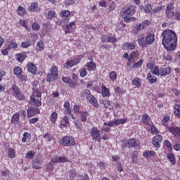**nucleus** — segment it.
I'll return each mask as SVG.
<instances>
[{
  "label": "nucleus",
  "mask_w": 180,
  "mask_h": 180,
  "mask_svg": "<svg viewBox=\"0 0 180 180\" xmlns=\"http://www.w3.org/2000/svg\"><path fill=\"white\" fill-rule=\"evenodd\" d=\"M73 110L75 113H81V112H79V105H75Z\"/></svg>",
  "instance_id": "61"
},
{
  "label": "nucleus",
  "mask_w": 180,
  "mask_h": 180,
  "mask_svg": "<svg viewBox=\"0 0 180 180\" xmlns=\"http://www.w3.org/2000/svg\"><path fill=\"white\" fill-rule=\"evenodd\" d=\"M52 161L58 164L61 162H68V158H67V157L56 156L52 159Z\"/></svg>",
  "instance_id": "15"
},
{
  "label": "nucleus",
  "mask_w": 180,
  "mask_h": 180,
  "mask_svg": "<svg viewBox=\"0 0 180 180\" xmlns=\"http://www.w3.org/2000/svg\"><path fill=\"white\" fill-rule=\"evenodd\" d=\"M60 145L65 146V147H71L75 146V140L72 136H66L60 140Z\"/></svg>",
  "instance_id": "4"
},
{
  "label": "nucleus",
  "mask_w": 180,
  "mask_h": 180,
  "mask_svg": "<svg viewBox=\"0 0 180 180\" xmlns=\"http://www.w3.org/2000/svg\"><path fill=\"white\" fill-rule=\"evenodd\" d=\"M109 77L111 81H116V78H117V74L115 71H112L110 72Z\"/></svg>",
  "instance_id": "35"
},
{
  "label": "nucleus",
  "mask_w": 180,
  "mask_h": 180,
  "mask_svg": "<svg viewBox=\"0 0 180 180\" xmlns=\"http://www.w3.org/2000/svg\"><path fill=\"white\" fill-rule=\"evenodd\" d=\"M162 141V136L161 135L157 134L153 139V144L154 147L156 148H160L161 147V144H160Z\"/></svg>",
  "instance_id": "9"
},
{
  "label": "nucleus",
  "mask_w": 180,
  "mask_h": 180,
  "mask_svg": "<svg viewBox=\"0 0 180 180\" xmlns=\"http://www.w3.org/2000/svg\"><path fill=\"white\" fill-rule=\"evenodd\" d=\"M8 158H14L15 157V150L13 148H9L8 150Z\"/></svg>",
  "instance_id": "37"
},
{
  "label": "nucleus",
  "mask_w": 180,
  "mask_h": 180,
  "mask_svg": "<svg viewBox=\"0 0 180 180\" xmlns=\"http://www.w3.org/2000/svg\"><path fill=\"white\" fill-rule=\"evenodd\" d=\"M18 15H20V16H25V15H26V11H25V8L22 6L18 7Z\"/></svg>",
  "instance_id": "40"
},
{
  "label": "nucleus",
  "mask_w": 180,
  "mask_h": 180,
  "mask_svg": "<svg viewBox=\"0 0 180 180\" xmlns=\"http://www.w3.org/2000/svg\"><path fill=\"white\" fill-rule=\"evenodd\" d=\"M65 4L68 6H70V5H74V4H75V0H66Z\"/></svg>",
  "instance_id": "59"
},
{
  "label": "nucleus",
  "mask_w": 180,
  "mask_h": 180,
  "mask_svg": "<svg viewBox=\"0 0 180 180\" xmlns=\"http://www.w3.org/2000/svg\"><path fill=\"white\" fill-rule=\"evenodd\" d=\"M146 43L147 46H150L155 41V38L154 34H148L146 37Z\"/></svg>",
  "instance_id": "12"
},
{
  "label": "nucleus",
  "mask_w": 180,
  "mask_h": 180,
  "mask_svg": "<svg viewBox=\"0 0 180 180\" xmlns=\"http://www.w3.org/2000/svg\"><path fill=\"white\" fill-rule=\"evenodd\" d=\"M79 61H81V58H76L72 60H68L65 63V67L67 70H70L72 67H74V65H77V64H79Z\"/></svg>",
  "instance_id": "8"
},
{
  "label": "nucleus",
  "mask_w": 180,
  "mask_h": 180,
  "mask_svg": "<svg viewBox=\"0 0 180 180\" xmlns=\"http://www.w3.org/2000/svg\"><path fill=\"white\" fill-rule=\"evenodd\" d=\"M81 115V121L82 122H86V119H88V116H89V114L86 112H80Z\"/></svg>",
  "instance_id": "31"
},
{
  "label": "nucleus",
  "mask_w": 180,
  "mask_h": 180,
  "mask_svg": "<svg viewBox=\"0 0 180 180\" xmlns=\"http://www.w3.org/2000/svg\"><path fill=\"white\" fill-rule=\"evenodd\" d=\"M32 46V41L27 39L26 41L22 42L21 46L22 49H27Z\"/></svg>",
  "instance_id": "28"
},
{
  "label": "nucleus",
  "mask_w": 180,
  "mask_h": 180,
  "mask_svg": "<svg viewBox=\"0 0 180 180\" xmlns=\"http://www.w3.org/2000/svg\"><path fill=\"white\" fill-rule=\"evenodd\" d=\"M172 16H174L175 20H180V12H172Z\"/></svg>",
  "instance_id": "41"
},
{
  "label": "nucleus",
  "mask_w": 180,
  "mask_h": 180,
  "mask_svg": "<svg viewBox=\"0 0 180 180\" xmlns=\"http://www.w3.org/2000/svg\"><path fill=\"white\" fill-rule=\"evenodd\" d=\"M126 44L129 50H134L136 49V42H127Z\"/></svg>",
  "instance_id": "36"
},
{
  "label": "nucleus",
  "mask_w": 180,
  "mask_h": 180,
  "mask_svg": "<svg viewBox=\"0 0 180 180\" xmlns=\"http://www.w3.org/2000/svg\"><path fill=\"white\" fill-rule=\"evenodd\" d=\"M30 103L33 106H37V108H39V106H41V100L36 99V98L30 97Z\"/></svg>",
  "instance_id": "17"
},
{
  "label": "nucleus",
  "mask_w": 180,
  "mask_h": 180,
  "mask_svg": "<svg viewBox=\"0 0 180 180\" xmlns=\"http://www.w3.org/2000/svg\"><path fill=\"white\" fill-rule=\"evenodd\" d=\"M33 92L30 98H41V91H39L37 88H32Z\"/></svg>",
  "instance_id": "19"
},
{
  "label": "nucleus",
  "mask_w": 180,
  "mask_h": 180,
  "mask_svg": "<svg viewBox=\"0 0 180 180\" xmlns=\"http://www.w3.org/2000/svg\"><path fill=\"white\" fill-rule=\"evenodd\" d=\"M34 157V151H28L26 153V158H30V160L33 159V158Z\"/></svg>",
  "instance_id": "49"
},
{
  "label": "nucleus",
  "mask_w": 180,
  "mask_h": 180,
  "mask_svg": "<svg viewBox=\"0 0 180 180\" xmlns=\"http://www.w3.org/2000/svg\"><path fill=\"white\" fill-rule=\"evenodd\" d=\"M162 44L166 50L172 51L176 49V43H178V38L176 34L172 30H165L162 33Z\"/></svg>",
  "instance_id": "1"
},
{
  "label": "nucleus",
  "mask_w": 180,
  "mask_h": 180,
  "mask_svg": "<svg viewBox=\"0 0 180 180\" xmlns=\"http://www.w3.org/2000/svg\"><path fill=\"white\" fill-rule=\"evenodd\" d=\"M142 122L146 126H150V116L147 114H144L142 116Z\"/></svg>",
  "instance_id": "23"
},
{
  "label": "nucleus",
  "mask_w": 180,
  "mask_h": 180,
  "mask_svg": "<svg viewBox=\"0 0 180 180\" xmlns=\"http://www.w3.org/2000/svg\"><path fill=\"white\" fill-rule=\"evenodd\" d=\"M141 25H142V27L144 29L146 27V26H148V25H150V21L145 20Z\"/></svg>",
  "instance_id": "62"
},
{
  "label": "nucleus",
  "mask_w": 180,
  "mask_h": 180,
  "mask_svg": "<svg viewBox=\"0 0 180 180\" xmlns=\"http://www.w3.org/2000/svg\"><path fill=\"white\" fill-rule=\"evenodd\" d=\"M138 42L141 47H146V46H147V44L146 43V37H144V35L139 36L138 38Z\"/></svg>",
  "instance_id": "21"
},
{
  "label": "nucleus",
  "mask_w": 180,
  "mask_h": 180,
  "mask_svg": "<svg viewBox=\"0 0 180 180\" xmlns=\"http://www.w3.org/2000/svg\"><path fill=\"white\" fill-rule=\"evenodd\" d=\"M53 18H56V11L54 10H51L46 14V18L50 20L53 19Z\"/></svg>",
  "instance_id": "26"
},
{
  "label": "nucleus",
  "mask_w": 180,
  "mask_h": 180,
  "mask_svg": "<svg viewBox=\"0 0 180 180\" xmlns=\"http://www.w3.org/2000/svg\"><path fill=\"white\" fill-rule=\"evenodd\" d=\"M147 79H148L150 84H155L157 82V77L153 78L151 73H148Z\"/></svg>",
  "instance_id": "30"
},
{
  "label": "nucleus",
  "mask_w": 180,
  "mask_h": 180,
  "mask_svg": "<svg viewBox=\"0 0 180 180\" xmlns=\"http://www.w3.org/2000/svg\"><path fill=\"white\" fill-rule=\"evenodd\" d=\"M151 9H153L151 4H147L144 7L145 13H150V12H151Z\"/></svg>",
  "instance_id": "38"
},
{
  "label": "nucleus",
  "mask_w": 180,
  "mask_h": 180,
  "mask_svg": "<svg viewBox=\"0 0 180 180\" xmlns=\"http://www.w3.org/2000/svg\"><path fill=\"white\" fill-rule=\"evenodd\" d=\"M32 27L34 30H35V32H38V30H40V25H39V23L37 22H34L32 25Z\"/></svg>",
  "instance_id": "44"
},
{
  "label": "nucleus",
  "mask_w": 180,
  "mask_h": 180,
  "mask_svg": "<svg viewBox=\"0 0 180 180\" xmlns=\"http://www.w3.org/2000/svg\"><path fill=\"white\" fill-rule=\"evenodd\" d=\"M86 67H87L88 71H95L96 70V64L94 62L87 63Z\"/></svg>",
  "instance_id": "22"
},
{
  "label": "nucleus",
  "mask_w": 180,
  "mask_h": 180,
  "mask_svg": "<svg viewBox=\"0 0 180 180\" xmlns=\"http://www.w3.org/2000/svg\"><path fill=\"white\" fill-rule=\"evenodd\" d=\"M80 98L82 99V101H85V99H87L88 101H89L91 105L94 108H99V103H98V100H96V98H95L92 94H91V91L89 89H85L80 94Z\"/></svg>",
  "instance_id": "3"
},
{
  "label": "nucleus",
  "mask_w": 180,
  "mask_h": 180,
  "mask_svg": "<svg viewBox=\"0 0 180 180\" xmlns=\"http://www.w3.org/2000/svg\"><path fill=\"white\" fill-rule=\"evenodd\" d=\"M169 131L174 134L175 136H180V128L176 126H172L169 127Z\"/></svg>",
  "instance_id": "16"
},
{
  "label": "nucleus",
  "mask_w": 180,
  "mask_h": 180,
  "mask_svg": "<svg viewBox=\"0 0 180 180\" xmlns=\"http://www.w3.org/2000/svg\"><path fill=\"white\" fill-rule=\"evenodd\" d=\"M104 126H110V127H113V125L115 124L113 121H110L108 122H104Z\"/></svg>",
  "instance_id": "64"
},
{
  "label": "nucleus",
  "mask_w": 180,
  "mask_h": 180,
  "mask_svg": "<svg viewBox=\"0 0 180 180\" xmlns=\"http://www.w3.org/2000/svg\"><path fill=\"white\" fill-rule=\"evenodd\" d=\"M101 41H103V43H106V41H108L109 37L106 36V35H103L101 37Z\"/></svg>",
  "instance_id": "60"
},
{
  "label": "nucleus",
  "mask_w": 180,
  "mask_h": 180,
  "mask_svg": "<svg viewBox=\"0 0 180 180\" xmlns=\"http://www.w3.org/2000/svg\"><path fill=\"white\" fill-rule=\"evenodd\" d=\"M77 176V172H75V170H71L70 173V178L71 180H74V178Z\"/></svg>",
  "instance_id": "51"
},
{
  "label": "nucleus",
  "mask_w": 180,
  "mask_h": 180,
  "mask_svg": "<svg viewBox=\"0 0 180 180\" xmlns=\"http://www.w3.org/2000/svg\"><path fill=\"white\" fill-rule=\"evenodd\" d=\"M46 169L48 171H53V169H54V167H53V165H51V163H48L46 165Z\"/></svg>",
  "instance_id": "63"
},
{
  "label": "nucleus",
  "mask_w": 180,
  "mask_h": 180,
  "mask_svg": "<svg viewBox=\"0 0 180 180\" xmlns=\"http://www.w3.org/2000/svg\"><path fill=\"white\" fill-rule=\"evenodd\" d=\"M58 79V70H57V66H53L51 69V73L47 76V81L50 82Z\"/></svg>",
  "instance_id": "6"
},
{
  "label": "nucleus",
  "mask_w": 180,
  "mask_h": 180,
  "mask_svg": "<svg viewBox=\"0 0 180 180\" xmlns=\"http://www.w3.org/2000/svg\"><path fill=\"white\" fill-rule=\"evenodd\" d=\"M14 74L18 77V75H20L22 74V69L20 67H15L13 69Z\"/></svg>",
  "instance_id": "39"
},
{
  "label": "nucleus",
  "mask_w": 180,
  "mask_h": 180,
  "mask_svg": "<svg viewBox=\"0 0 180 180\" xmlns=\"http://www.w3.org/2000/svg\"><path fill=\"white\" fill-rule=\"evenodd\" d=\"M162 11V7H158L152 10V13H158V12H161Z\"/></svg>",
  "instance_id": "56"
},
{
  "label": "nucleus",
  "mask_w": 180,
  "mask_h": 180,
  "mask_svg": "<svg viewBox=\"0 0 180 180\" xmlns=\"http://www.w3.org/2000/svg\"><path fill=\"white\" fill-rule=\"evenodd\" d=\"M29 11H30V12H36V11H37V3H32L31 6L29 7Z\"/></svg>",
  "instance_id": "33"
},
{
  "label": "nucleus",
  "mask_w": 180,
  "mask_h": 180,
  "mask_svg": "<svg viewBox=\"0 0 180 180\" xmlns=\"http://www.w3.org/2000/svg\"><path fill=\"white\" fill-rule=\"evenodd\" d=\"M44 139H46V140H47L48 141H51V140H53V136H51V134H46L44 136Z\"/></svg>",
  "instance_id": "53"
},
{
  "label": "nucleus",
  "mask_w": 180,
  "mask_h": 180,
  "mask_svg": "<svg viewBox=\"0 0 180 180\" xmlns=\"http://www.w3.org/2000/svg\"><path fill=\"white\" fill-rule=\"evenodd\" d=\"M27 67L29 72H31V74H36V70H37V68L34 64L32 63H28L27 64Z\"/></svg>",
  "instance_id": "18"
},
{
  "label": "nucleus",
  "mask_w": 180,
  "mask_h": 180,
  "mask_svg": "<svg viewBox=\"0 0 180 180\" xmlns=\"http://www.w3.org/2000/svg\"><path fill=\"white\" fill-rule=\"evenodd\" d=\"M11 122L15 124L19 122V113L16 112L13 115Z\"/></svg>",
  "instance_id": "32"
},
{
  "label": "nucleus",
  "mask_w": 180,
  "mask_h": 180,
  "mask_svg": "<svg viewBox=\"0 0 180 180\" xmlns=\"http://www.w3.org/2000/svg\"><path fill=\"white\" fill-rule=\"evenodd\" d=\"M70 15H71V13L70 12V11H64L60 13V15L62 18H68Z\"/></svg>",
  "instance_id": "47"
},
{
  "label": "nucleus",
  "mask_w": 180,
  "mask_h": 180,
  "mask_svg": "<svg viewBox=\"0 0 180 180\" xmlns=\"http://www.w3.org/2000/svg\"><path fill=\"white\" fill-rule=\"evenodd\" d=\"M9 49H18V44L16 42L12 41L8 45Z\"/></svg>",
  "instance_id": "52"
},
{
  "label": "nucleus",
  "mask_w": 180,
  "mask_h": 180,
  "mask_svg": "<svg viewBox=\"0 0 180 180\" xmlns=\"http://www.w3.org/2000/svg\"><path fill=\"white\" fill-rule=\"evenodd\" d=\"M32 168L35 169H40L41 165H43V158L40 155H38L37 157L32 161Z\"/></svg>",
  "instance_id": "7"
},
{
  "label": "nucleus",
  "mask_w": 180,
  "mask_h": 180,
  "mask_svg": "<svg viewBox=\"0 0 180 180\" xmlns=\"http://www.w3.org/2000/svg\"><path fill=\"white\" fill-rule=\"evenodd\" d=\"M174 10V3H170L168 4V6H167L166 8V15H167V16H169V15H171V12H172V11Z\"/></svg>",
  "instance_id": "24"
},
{
  "label": "nucleus",
  "mask_w": 180,
  "mask_h": 180,
  "mask_svg": "<svg viewBox=\"0 0 180 180\" xmlns=\"http://www.w3.org/2000/svg\"><path fill=\"white\" fill-rule=\"evenodd\" d=\"M143 155L145 157V158H148V157H154L155 155V152L153 150H146L143 152Z\"/></svg>",
  "instance_id": "25"
},
{
  "label": "nucleus",
  "mask_w": 180,
  "mask_h": 180,
  "mask_svg": "<svg viewBox=\"0 0 180 180\" xmlns=\"http://www.w3.org/2000/svg\"><path fill=\"white\" fill-rule=\"evenodd\" d=\"M143 29H144L143 25H141V24H139L134 27V30L135 33H139V32H140V30H143Z\"/></svg>",
  "instance_id": "42"
},
{
  "label": "nucleus",
  "mask_w": 180,
  "mask_h": 180,
  "mask_svg": "<svg viewBox=\"0 0 180 180\" xmlns=\"http://www.w3.org/2000/svg\"><path fill=\"white\" fill-rule=\"evenodd\" d=\"M108 43H116V41H117V40L115 37H108Z\"/></svg>",
  "instance_id": "57"
},
{
  "label": "nucleus",
  "mask_w": 180,
  "mask_h": 180,
  "mask_svg": "<svg viewBox=\"0 0 180 180\" xmlns=\"http://www.w3.org/2000/svg\"><path fill=\"white\" fill-rule=\"evenodd\" d=\"M37 46L38 47H39V49H38V51H41L42 49H44V42L39 41L37 42Z\"/></svg>",
  "instance_id": "50"
},
{
  "label": "nucleus",
  "mask_w": 180,
  "mask_h": 180,
  "mask_svg": "<svg viewBox=\"0 0 180 180\" xmlns=\"http://www.w3.org/2000/svg\"><path fill=\"white\" fill-rule=\"evenodd\" d=\"M141 82H142L141 79L139 77H135L132 80V85L134 86H136V88H140L141 86Z\"/></svg>",
  "instance_id": "20"
},
{
  "label": "nucleus",
  "mask_w": 180,
  "mask_h": 180,
  "mask_svg": "<svg viewBox=\"0 0 180 180\" xmlns=\"http://www.w3.org/2000/svg\"><path fill=\"white\" fill-rule=\"evenodd\" d=\"M51 122H53V123H56L57 120V112H52L51 115Z\"/></svg>",
  "instance_id": "45"
},
{
  "label": "nucleus",
  "mask_w": 180,
  "mask_h": 180,
  "mask_svg": "<svg viewBox=\"0 0 180 180\" xmlns=\"http://www.w3.org/2000/svg\"><path fill=\"white\" fill-rule=\"evenodd\" d=\"M167 160H169L172 165H175V164H176V160H175V158H174V154L169 153L167 154Z\"/></svg>",
  "instance_id": "29"
},
{
  "label": "nucleus",
  "mask_w": 180,
  "mask_h": 180,
  "mask_svg": "<svg viewBox=\"0 0 180 180\" xmlns=\"http://www.w3.org/2000/svg\"><path fill=\"white\" fill-rule=\"evenodd\" d=\"M28 117H32V116H34V115L37 113H40V109L36 108L30 107L27 110Z\"/></svg>",
  "instance_id": "13"
},
{
  "label": "nucleus",
  "mask_w": 180,
  "mask_h": 180,
  "mask_svg": "<svg viewBox=\"0 0 180 180\" xmlns=\"http://www.w3.org/2000/svg\"><path fill=\"white\" fill-rule=\"evenodd\" d=\"M124 144L127 148H132L139 146V143H137V140H136V139H131Z\"/></svg>",
  "instance_id": "11"
},
{
  "label": "nucleus",
  "mask_w": 180,
  "mask_h": 180,
  "mask_svg": "<svg viewBox=\"0 0 180 180\" xmlns=\"http://www.w3.org/2000/svg\"><path fill=\"white\" fill-rule=\"evenodd\" d=\"M25 58H26V55H25V53L17 54V60L20 63H22V61H25Z\"/></svg>",
  "instance_id": "34"
},
{
  "label": "nucleus",
  "mask_w": 180,
  "mask_h": 180,
  "mask_svg": "<svg viewBox=\"0 0 180 180\" xmlns=\"http://www.w3.org/2000/svg\"><path fill=\"white\" fill-rule=\"evenodd\" d=\"M1 172L3 176H8V175H9V174L11 173V172L8 169L1 171Z\"/></svg>",
  "instance_id": "58"
},
{
  "label": "nucleus",
  "mask_w": 180,
  "mask_h": 180,
  "mask_svg": "<svg viewBox=\"0 0 180 180\" xmlns=\"http://www.w3.org/2000/svg\"><path fill=\"white\" fill-rule=\"evenodd\" d=\"M103 96H109L110 93L109 92V89L106 88L105 85H102L101 86Z\"/></svg>",
  "instance_id": "27"
},
{
  "label": "nucleus",
  "mask_w": 180,
  "mask_h": 180,
  "mask_svg": "<svg viewBox=\"0 0 180 180\" xmlns=\"http://www.w3.org/2000/svg\"><path fill=\"white\" fill-rule=\"evenodd\" d=\"M143 65V60H140L138 63L134 64L132 65L133 68H140Z\"/></svg>",
  "instance_id": "46"
},
{
  "label": "nucleus",
  "mask_w": 180,
  "mask_h": 180,
  "mask_svg": "<svg viewBox=\"0 0 180 180\" xmlns=\"http://www.w3.org/2000/svg\"><path fill=\"white\" fill-rule=\"evenodd\" d=\"M71 32H72V27L68 24L66 25L65 28V33L67 34L68 33H71Z\"/></svg>",
  "instance_id": "48"
},
{
  "label": "nucleus",
  "mask_w": 180,
  "mask_h": 180,
  "mask_svg": "<svg viewBox=\"0 0 180 180\" xmlns=\"http://www.w3.org/2000/svg\"><path fill=\"white\" fill-rule=\"evenodd\" d=\"M172 70L170 67H167L166 68H162L160 69V75L161 77H167L169 74H171Z\"/></svg>",
  "instance_id": "14"
},
{
  "label": "nucleus",
  "mask_w": 180,
  "mask_h": 180,
  "mask_svg": "<svg viewBox=\"0 0 180 180\" xmlns=\"http://www.w3.org/2000/svg\"><path fill=\"white\" fill-rule=\"evenodd\" d=\"M136 12V9L133 6H126L120 11V16L124 18V22L129 23L131 20L130 16H133Z\"/></svg>",
  "instance_id": "2"
},
{
  "label": "nucleus",
  "mask_w": 180,
  "mask_h": 180,
  "mask_svg": "<svg viewBox=\"0 0 180 180\" xmlns=\"http://www.w3.org/2000/svg\"><path fill=\"white\" fill-rule=\"evenodd\" d=\"M152 74H154V75H160V68L158 66H155L151 70Z\"/></svg>",
  "instance_id": "43"
},
{
  "label": "nucleus",
  "mask_w": 180,
  "mask_h": 180,
  "mask_svg": "<svg viewBox=\"0 0 180 180\" xmlns=\"http://www.w3.org/2000/svg\"><path fill=\"white\" fill-rule=\"evenodd\" d=\"M80 76L84 78V77H86V70L85 69H80L79 70Z\"/></svg>",
  "instance_id": "54"
},
{
  "label": "nucleus",
  "mask_w": 180,
  "mask_h": 180,
  "mask_svg": "<svg viewBox=\"0 0 180 180\" xmlns=\"http://www.w3.org/2000/svg\"><path fill=\"white\" fill-rule=\"evenodd\" d=\"M91 134L94 141H101V134L96 127H93Z\"/></svg>",
  "instance_id": "10"
},
{
  "label": "nucleus",
  "mask_w": 180,
  "mask_h": 180,
  "mask_svg": "<svg viewBox=\"0 0 180 180\" xmlns=\"http://www.w3.org/2000/svg\"><path fill=\"white\" fill-rule=\"evenodd\" d=\"M13 91V96H15L18 101H25V95L22 94V91L19 89V87L16 85H13L11 87Z\"/></svg>",
  "instance_id": "5"
},
{
  "label": "nucleus",
  "mask_w": 180,
  "mask_h": 180,
  "mask_svg": "<svg viewBox=\"0 0 180 180\" xmlns=\"http://www.w3.org/2000/svg\"><path fill=\"white\" fill-rule=\"evenodd\" d=\"M29 136H30L29 133L27 132L24 133L22 141L23 143H26V140L27 139H28Z\"/></svg>",
  "instance_id": "55"
}]
</instances>
